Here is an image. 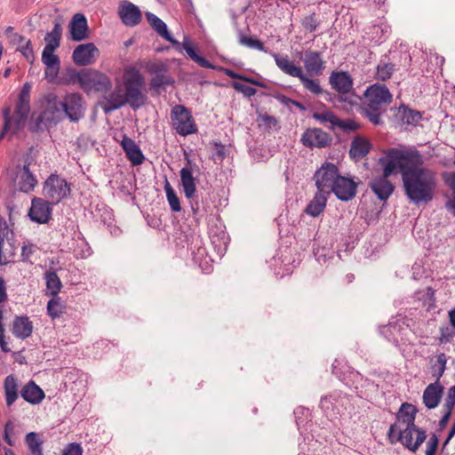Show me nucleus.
<instances>
[{"instance_id": "f257e3e1", "label": "nucleus", "mask_w": 455, "mask_h": 455, "mask_svg": "<svg viewBox=\"0 0 455 455\" xmlns=\"http://www.w3.org/2000/svg\"><path fill=\"white\" fill-rule=\"evenodd\" d=\"M318 193L314 199H326L334 194L338 199H353L356 195L360 181L341 176L338 167L332 163H325L314 176Z\"/></svg>"}, {"instance_id": "f03ea898", "label": "nucleus", "mask_w": 455, "mask_h": 455, "mask_svg": "<svg viewBox=\"0 0 455 455\" xmlns=\"http://www.w3.org/2000/svg\"><path fill=\"white\" fill-rule=\"evenodd\" d=\"M386 177L395 173L397 170L402 173L403 179L409 172H416L422 168L423 157L415 149L389 148L385 152V156L379 159Z\"/></svg>"}, {"instance_id": "7ed1b4c3", "label": "nucleus", "mask_w": 455, "mask_h": 455, "mask_svg": "<svg viewBox=\"0 0 455 455\" xmlns=\"http://www.w3.org/2000/svg\"><path fill=\"white\" fill-rule=\"evenodd\" d=\"M363 96V110L365 116L375 125L382 123L385 108L392 102L393 96L385 84H374L367 87Z\"/></svg>"}, {"instance_id": "20e7f679", "label": "nucleus", "mask_w": 455, "mask_h": 455, "mask_svg": "<svg viewBox=\"0 0 455 455\" xmlns=\"http://www.w3.org/2000/svg\"><path fill=\"white\" fill-rule=\"evenodd\" d=\"M403 181L409 199H432L435 178L430 170L420 168L416 172H409Z\"/></svg>"}, {"instance_id": "39448f33", "label": "nucleus", "mask_w": 455, "mask_h": 455, "mask_svg": "<svg viewBox=\"0 0 455 455\" xmlns=\"http://www.w3.org/2000/svg\"><path fill=\"white\" fill-rule=\"evenodd\" d=\"M123 84L125 99L132 109H138L147 103L145 78L139 68L134 66L126 67L124 69Z\"/></svg>"}, {"instance_id": "423d86ee", "label": "nucleus", "mask_w": 455, "mask_h": 455, "mask_svg": "<svg viewBox=\"0 0 455 455\" xmlns=\"http://www.w3.org/2000/svg\"><path fill=\"white\" fill-rule=\"evenodd\" d=\"M70 83H77L86 93L91 92H108L112 88L110 78L104 73L94 69L85 68L80 71L73 70L70 74Z\"/></svg>"}, {"instance_id": "0eeeda50", "label": "nucleus", "mask_w": 455, "mask_h": 455, "mask_svg": "<svg viewBox=\"0 0 455 455\" xmlns=\"http://www.w3.org/2000/svg\"><path fill=\"white\" fill-rule=\"evenodd\" d=\"M41 112L36 122V130L56 125L63 117L61 100L54 92L44 94L40 100Z\"/></svg>"}, {"instance_id": "6e6552de", "label": "nucleus", "mask_w": 455, "mask_h": 455, "mask_svg": "<svg viewBox=\"0 0 455 455\" xmlns=\"http://www.w3.org/2000/svg\"><path fill=\"white\" fill-rule=\"evenodd\" d=\"M387 435L391 443L400 442L404 447L413 452L419 448L427 438L425 430L416 426L402 428L396 423L389 427Z\"/></svg>"}, {"instance_id": "1a4fd4ad", "label": "nucleus", "mask_w": 455, "mask_h": 455, "mask_svg": "<svg viewBox=\"0 0 455 455\" xmlns=\"http://www.w3.org/2000/svg\"><path fill=\"white\" fill-rule=\"evenodd\" d=\"M171 120L172 128L181 136L190 135L197 132L191 112L183 105H176L172 108Z\"/></svg>"}, {"instance_id": "9d476101", "label": "nucleus", "mask_w": 455, "mask_h": 455, "mask_svg": "<svg viewBox=\"0 0 455 455\" xmlns=\"http://www.w3.org/2000/svg\"><path fill=\"white\" fill-rule=\"evenodd\" d=\"M331 88L340 95L337 98L339 102H347L349 105L355 103V95L347 96L353 88V78L347 71H333L329 77Z\"/></svg>"}, {"instance_id": "9b49d317", "label": "nucleus", "mask_w": 455, "mask_h": 455, "mask_svg": "<svg viewBox=\"0 0 455 455\" xmlns=\"http://www.w3.org/2000/svg\"><path fill=\"white\" fill-rule=\"evenodd\" d=\"M63 117L71 122H78L84 116L85 103L78 92L67 93L61 100Z\"/></svg>"}, {"instance_id": "f8f14e48", "label": "nucleus", "mask_w": 455, "mask_h": 455, "mask_svg": "<svg viewBox=\"0 0 455 455\" xmlns=\"http://www.w3.org/2000/svg\"><path fill=\"white\" fill-rule=\"evenodd\" d=\"M183 48H184L185 52H187V54L188 55V57L202 68L214 69V70L220 69L224 72L225 75L229 76L230 78L241 79V80L246 81V82L253 84H258V85L259 84L256 80H254L252 78H249V77L242 76V75H239L232 69L218 68L217 66L212 64L205 58L198 55L197 52H196L195 48L190 44V43L188 40H185L183 42Z\"/></svg>"}, {"instance_id": "ddd939ff", "label": "nucleus", "mask_w": 455, "mask_h": 455, "mask_svg": "<svg viewBox=\"0 0 455 455\" xmlns=\"http://www.w3.org/2000/svg\"><path fill=\"white\" fill-rule=\"evenodd\" d=\"M148 73L154 76L150 80V87L158 92L160 88L166 85H172L174 79L167 76V66L161 61H148L145 64Z\"/></svg>"}, {"instance_id": "4468645a", "label": "nucleus", "mask_w": 455, "mask_h": 455, "mask_svg": "<svg viewBox=\"0 0 455 455\" xmlns=\"http://www.w3.org/2000/svg\"><path fill=\"white\" fill-rule=\"evenodd\" d=\"M44 192L52 199H65L70 195V187L65 179L52 174L44 181Z\"/></svg>"}, {"instance_id": "2eb2a0df", "label": "nucleus", "mask_w": 455, "mask_h": 455, "mask_svg": "<svg viewBox=\"0 0 455 455\" xmlns=\"http://www.w3.org/2000/svg\"><path fill=\"white\" fill-rule=\"evenodd\" d=\"M30 162L25 161L23 166H18L15 172L14 186L25 193L32 191L37 184L36 176L29 170Z\"/></svg>"}, {"instance_id": "dca6fc26", "label": "nucleus", "mask_w": 455, "mask_h": 455, "mask_svg": "<svg viewBox=\"0 0 455 455\" xmlns=\"http://www.w3.org/2000/svg\"><path fill=\"white\" fill-rule=\"evenodd\" d=\"M99 56V49L93 43H87L77 45L73 53L72 59L78 66H87L94 63Z\"/></svg>"}, {"instance_id": "f3484780", "label": "nucleus", "mask_w": 455, "mask_h": 455, "mask_svg": "<svg viewBox=\"0 0 455 455\" xmlns=\"http://www.w3.org/2000/svg\"><path fill=\"white\" fill-rule=\"evenodd\" d=\"M188 250L191 251V256L195 263L198 264L204 270H208V268H210L211 265L209 263L210 261H212V259H209L208 252L206 248L204 246V243L200 235H191V243L188 246Z\"/></svg>"}, {"instance_id": "a211bd4d", "label": "nucleus", "mask_w": 455, "mask_h": 455, "mask_svg": "<svg viewBox=\"0 0 455 455\" xmlns=\"http://www.w3.org/2000/svg\"><path fill=\"white\" fill-rule=\"evenodd\" d=\"M305 147L324 148L328 146L331 140L329 134L319 128L307 129L304 132L300 139Z\"/></svg>"}, {"instance_id": "6ab92c4d", "label": "nucleus", "mask_w": 455, "mask_h": 455, "mask_svg": "<svg viewBox=\"0 0 455 455\" xmlns=\"http://www.w3.org/2000/svg\"><path fill=\"white\" fill-rule=\"evenodd\" d=\"M211 243L217 253L221 258L228 250L229 237L221 224L212 226L209 230Z\"/></svg>"}, {"instance_id": "aec40b11", "label": "nucleus", "mask_w": 455, "mask_h": 455, "mask_svg": "<svg viewBox=\"0 0 455 455\" xmlns=\"http://www.w3.org/2000/svg\"><path fill=\"white\" fill-rule=\"evenodd\" d=\"M444 387L440 381L427 386L422 395V403L428 410L435 409L443 396Z\"/></svg>"}, {"instance_id": "412c9836", "label": "nucleus", "mask_w": 455, "mask_h": 455, "mask_svg": "<svg viewBox=\"0 0 455 455\" xmlns=\"http://www.w3.org/2000/svg\"><path fill=\"white\" fill-rule=\"evenodd\" d=\"M52 212V204L49 201H31L28 216L32 221L44 224L51 220Z\"/></svg>"}, {"instance_id": "4be33fe9", "label": "nucleus", "mask_w": 455, "mask_h": 455, "mask_svg": "<svg viewBox=\"0 0 455 455\" xmlns=\"http://www.w3.org/2000/svg\"><path fill=\"white\" fill-rule=\"evenodd\" d=\"M118 14L122 22L127 27H134L138 25L142 19L140 9L129 1H124L120 4Z\"/></svg>"}, {"instance_id": "5701e85b", "label": "nucleus", "mask_w": 455, "mask_h": 455, "mask_svg": "<svg viewBox=\"0 0 455 455\" xmlns=\"http://www.w3.org/2000/svg\"><path fill=\"white\" fill-rule=\"evenodd\" d=\"M381 203L382 201H360L358 214L365 220L367 224H371L379 219L386 201Z\"/></svg>"}, {"instance_id": "b1692460", "label": "nucleus", "mask_w": 455, "mask_h": 455, "mask_svg": "<svg viewBox=\"0 0 455 455\" xmlns=\"http://www.w3.org/2000/svg\"><path fill=\"white\" fill-rule=\"evenodd\" d=\"M3 114L4 124L3 131L0 134V139H2L7 133L15 134L24 128L27 119L20 117L14 113L11 115L10 108H6Z\"/></svg>"}, {"instance_id": "393cba45", "label": "nucleus", "mask_w": 455, "mask_h": 455, "mask_svg": "<svg viewBox=\"0 0 455 455\" xmlns=\"http://www.w3.org/2000/svg\"><path fill=\"white\" fill-rule=\"evenodd\" d=\"M270 54L274 58L275 65L283 73L297 78H299L303 74L301 67L291 60L288 55L275 52H270Z\"/></svg>"}, {"instance_id": "a878e982", "label": "nucleus", "mask_w": 455, "mask_h": 455, "mask_svg": "<svg viewBox=\"0 0 455 455\" xmlns=\"http://www.w3.org/2000/svg\"><path fill=\"white\" fill-rule=\"evenodd\" d=\"M69 31L72 40L76 42L83 41L88 37L87 20L84 14L76 13L73 16L69 23Z\"/></svg>"}, {"instance_id": "bb28decb", "label": "nucleus", "mask_w": 455, "mask_h": 455, "mask_svg": "<svg viewBox=\"0 0 455 455\" xmlns=\"http://www.w3.org/2000/svg\"><path fill=\"white\" fill-rule=\"evenodd\" d=\"M5 403L8 408L13 405L20 395L19 380L13 374L8 375L3 384Z\"/></svg>"}, {"instance_id": "cd10ccee", "label": "nucleus", "mask_w": 455, "mask_h": 455, "mask_svg": "<svg viewBox=\"0 0 455 455\" xmlns=\"http://www.w3.org/2000/svg\"><path fill=\"white\" fill-rule=\"evenodd\" d=\"M121 146L125 152L126 157L132 165H140L144 162V155L139 146L127 135L123 136Z\"/></svg>"}, {"instance_id": "c85d7f7f", "label": "nucleus", "mask_w": 455, "mask_h": 455, "mask_svg": "<svg viewBox=\"0 0 455 455\" xmlns=\"http://www.w3.org/2000/svg\"><path fill=\"white\" fill-rule=\"evenodd\" d=\"M20 396L31 404H39L45 395L43 389L34 380H29L20 387Z\"/></svg>"}, {"instance_id": "c756f323", "label": "nucleus", "mask_w": 455, "mask_h": 455, "mask_svg": "<svg viewBox=\"0 0 455 455\" xmlns=\"http://www.w3.org/2000/svg\"><path fill=\"white\" fill-rule=\"evenodd\" d=\"M33 323L27 315H16L12 322V332L20 339H25L31 336L33 332Z\"/></svg>"}, {"instance_id": "7c9ffc66", "label": "nucleus", "mask_w": 455, "mask_h": 455, "mask_svg": "<svg viewBox=\"0 0 455 455\" xmlns=\"http://www.w3.org/2000/svg\"><path fill=\"white\" fill-rule=\"evenodd\" d=\"M30 91L31 85L28 83L23 84L20 92L18 97V100L15 106L14 114L28 119L30 113Z\"/></svg>"}, {"instance_id": "2f4dec72", "label": "nucleus", "mask_w": 455, "mask_h": 455, "mask_svg": "<svg viewBox=\"0 0 455 455\" xmlns=\"http://www.w3.org/2000/svg\"><path fill=\"white\" fill-rule=\"evenodd\" d=\"M371 148V142L361 136L355 137L350 145L349 156L355 162L364 158Z\"/></svg>"}, {"instance_id": "473e14b6", "label": "nucleus", "mask_w": 455, "mask_h": 455, "mask_svg": "<svg viewBox=\"0 0 455 455\" xmlns=\"http://www.w3.org/2000/svg\"><path fill=\"white\" fill-rule=\"evenodd\" d=\"M303 62L307 72L311 76L321 75L324 68L322 55L317 52H306Z\"/></svg>"}, {"instance_id": "72a5a7b5", "label": "nucleus", "mask_w": 455, "mask_h": 455, "mask_svg": "<svg viewBox=\"0 0 455 455\" xmlns=\"http://www.w3.org/2000/svg\"><path fill=\"white\" fill-rule=\"evenodd\" d=\"M89 210L94 219L104 224H110L113 220V211L105 201H92Z\"/></svg>"}, {"instance_id": "f704fd0d", "label": "nucleus", "mask_w": 455, "mask_h": 455, "mask_svg": "<svg viewBox=\"0 0 455 455\" xmlns=\"http://www.w3.org/2000/svg\"><path fill=\"white\" fill-rule=\"evenodd\" d=\"M418 412V410L416 406H414L411 403H402L397 414V425L402 424L404 426V427H413L415 425V418L416 414Z\"/></svg>"}, {"instance_id": "c9c22d12", "label": "nucleus", "mask_w": 455, "mask_h": 455, "mask_svg": "<svg viewBox=\"0 0 455 455\" xmlns=\"http://www.w3.org/2000/svg\"><path fill=\"white\" fill-rule=\"evenodd\" d=\"M371 187L379 199H387L394 190V186L384 173L383 177L373 180Z\"/></svg>"}, {"instance_id": "e433bc0d", "label": "nucleus", "mask_w": 455, "mask_h": 455, "mask_svg": "<svg viewBox=\"0 0 455 455\" xmlns=\"http://www.w3.org/2000/svg\"><path fill=\"white\" fill-rule=\"evenodd\" d=\"M146 17L150 26L160 36L173 44H179V43L169 33L166 24L160 18L151 12H147Z\"/></svg>"}, {"instance_id": "4c0bfd02", "label": "nucleus", "mask_w": 455, "mask_h": 455, "mask_svg": "<svg viewBox=\"0 0 455 455\" xmlns=\"http://www.w3.org/2000/svg\"><path fill=\"white\" fill-rule=\"evenodd\" d=\"M104 100L106 103L102 108L105 113L112 112L128 104L124 93L120 91L111 92L104 97Z\"/></svg>"}, {"instance_id": "58836bf2", "label": "nucleus", "mask_w": 455, "mask_h": 455, "mask_svg": "<svg viewBox=\"0 0 455 455\" xmlns=\"http://www.w3.org/2000/svg\"><path fill=\"white\" fill-rule=\"evenodd\" d=\"M16 247L14 239H7L0 242V265H7L14 260Z\"/></svg>"}, {"instance_id": "ea45409f", "label": "nucleus", "mask_w": 455, "mask_h": 455, "mask_svg": "<svg viewBox=\"0 0 455 455\" xmlns=\"http://www.w3.org/2000/svg\"><path fill=\"white\" fill-rule=\"evenodd\" d=\"M25 443L28 446V455H44V440L36 432H29L25 436Z\"/></svg>"}, {"instance_id": "a19ab883", "label": "nucleus", "mask_w": 455, "mask_h": 455, "mask_svg": "<svg viewBox=\"0 0 455 455\" xmlns=\"http://www.w3.org/2000/svg\"><path fill=\"white\" fill-rule=\"evenodd\" d=\"M180 180L185 196L191 198L196 191V183L192 172L188 167H184L180 170Z\"/></svg>"}, {"instance_id": "79ce46f5", "label": "nucleus", "mask_w": 455, "mask_h": 455, "mask_svg": "<svg viewBox=\"0 0 455 455\" xmlns=\"http://www.w3.org/2000/svg\"><path fill=\"white\" fill-rule=\"evenodd\" d=\"M61 36V25L59 22H56L52 31L46 33L44 36L45 46L44 49L55 51L60 46Z\"/></svg>"}, {"instance_id": "37998d69", "label": "nucleus", "mask_w": 455, "mask_h": 455, "mask_svg": "<svg viewBox=\"0 0 455 455\" xmlns=\"http://www.w3.org/2000/svg\"><path fill=\"white\" fill-rule=\"evenodd\" d=\"M44 280L46 283V294L53 297L57 296L62 287L58 275L54 271H46L44 273Z\"/></svg>"}, {"instance_id": "c03bdc74", "label": "nucleus", "mask_w": 455, "mask_h": 455, "mask_svg": "<svg viewBox=\"0 0 455 455\" xmlns=\"http://www.w3.org/2000/svg\"><path fill=\"white\" fill-rule=\"evenodd\" d=\"M447 363V356L444 353H440L435 356V362L431 364L432 376L435 379V381H440L443 377Z\"/></svg>"}, {"instance_id": "a18cd8bd", "label": "nucleus", "mask_w": 455, "mask_h": 455, "mask_svg": "<svg viewBox=\"0 0 455 455\" xmlns=\"http://www.w3.org/2000/svg\"><path fill=\"white\" fill-rule=\"evenodd\" d=\"M403 326L398 323H390L380 328V332L385 338L391 342L398 343V333L402 331Z\"/></svg>"}, {"instance_id": "49530a36", "label": "nucleus", "mask_w": 455, "mask_h": 455, "mask_svg": "<svg viewBox=\"0 0 455 455\" xmlns=\"http://www.w3.org/2000/svg\"><path fill=\"white\" fill-rule=\"evenodd\" d=\"M65 306L57 296H54L48 301L47 313L52 319L60 317L65 313Z\"/></svg>"}, {"instance_id": "de8ad7c7", "label": "nucleus", "mask_w": 455, "mask_h": 455, "mask_svg": "<svg viewBox=\"0 0 455 455\" xmlns=\"http://www.w3.org/2000/svg\"><path fill=\"white\" fill-rule=\"evenodd\" d=\"M422 118L421 113L409 108H403L401 110V120L403 124L416 125Z\"/></svg>"}, {"instance_id": "09e8293b", "label": "nucleus", "mask_w": 455, "mask_h": 455, "mask_svg": "<svg viewBox=\"0 0 455 455\" xmlns=\"http://www.w3.org/2000/svg\"><path fill=\"white\" fill-rule=\"evenodd\" d=\"M394 71V64L381 60L376 68V77L379 80L386 81L392 76Z\"/></svg>"}, {"instance_id": "8fccbe9b", "label": "nucleus", "mask_w": 455, "mask_h": 455, "mask_svg": "<svg viewBox=\"0 0 455 455\" xmlns=\"http://www.w3.org/2000/svg\"><path fill=\"white\" fill-rule=\"evenodd\" d=\"M238 42L240 44L244 45L249 48L257 49L260 52H267V50L264 47V44L258 39H254L252 37H248L239 31L238 33Z\"/></svg>"}, {"instance_id": "3c124183", "label": "nucleus", "mask_w": 455, "mask_h": 455, "mask_svg": "<svg viewBox=\"0 0 455 455\" xmlns=\"http://www.w3.org/2000/svg\"><path fill=\"white\" fill-rule=\"evenodd\" d=\"M299 79L303 86L310 92L315 95H319L323 92L322 87L317 80L308 78L304 73Z\"/></svg>"}, {"instance_id": "603ef678", "label": "nucleus", "mask_w": 455, "mask_h": 455, "mask_svg": "<svg viewBox=\"0 0 455 455\" xmlns=\"http://www.w3.org/2000/svg\"><path fill=\"white\" fill-rule=\"evenodd\" d=\"M312 117L321 124H331L332 126H335V124L338 121V116L333 112L329 110H324L323 112H314Z\"/></svg>"}, {"instance_id": "864d4df0", "label": "nucleus", "mask_w": 455, "mask_h": 455, "mask_svg": "<svg viewBox=\"0 0 455 455\" xmlns=\"http://www.w3.org/2000/svg\"><path fill=\"white\" fill-rule=\"evenodd\" d=\"M326 201H310L305 209V212L312 217L319 216L326 207Z\"/></svg>"}, {"instance_id": "5fc2aeb1", "label": "nucleus", "mask_w": 455, "mask_h": 455, "mask_svg": "<svg viewBox=\"0 0 455 455\" xmlns=\"http://www.w3.org/2000/svg\"><path fill=\"white\" fill-rule=\"evenodd\" d=\"M440 336L438 338L440 344H445L451 341L455 337V327L451 326H442L439 329Z\"/></svg>"}, {"instance_id": "6e6d98bb", "label": "nucleus", "mask_w": 455, "mask_h": 455, "mask_svg": "<svg viewBox=\"0 0 455 455\" xmlns=\"http://www.w3.org/2000/svg\"><path fill=\"white\" fill-rule=\"evenodd\" d=\"M53 50L44 49L42 52V62L44 66H52L60 64V58L54 54Z\"/></svg>"}, {"instance_id": "4d7b16f0", "label": "nucleus", "mask_w": 455, "mask_h": 455, "mask_svg": "<svg viewBox=\"0 0 455 455\" xmlns=\"http://www.w3.org/2000/svg\"><path fill=\"white\" fill-rule=\"evenodd\" d=\"M303 28L309 32H314L319 26V22L315 17V13H311L307 16H305L301 20Z\"/></svg>"}, {"instance_id": "13d9d810", "label": "nucleus", "mask_w": 455, "mask_h": 455, "mask_svg": "<svg viewBox=\"0 0 455 455\" xmlns=\"http://www.w3.org/2000/svg\"><path fill=\"white\" fill-rule=\"evenodd\" d=\"M335 126L340 128L344 132H353L356 131L359 128V124L353 119H345L340 120L338 117V121L335 124Z\"/></svg>"}, {"instance_id": "bf43d9fd", "label": "nucleus", "mask_w": 455, "mask_h": 455, "mask_svg": "<svg viewBox=\"0 0 455 455\" xmlns=\"http://www.w3.org/2000/svg\"><path fill=\"white\" fill-rule=\"evenodd\" d=\"M13 238L12 230L9 228L4 218L0 216V242Z\"/></svg>"}, {"instance_id": "052dcab7", "label": "nucleus", "mask_w": 455, "mask_h": 455, "mask_svg": "<svg viewBox=\"0 0 455 455\" xmlns=\"http://www.w3.org/2000/svg\"><path fill=\"white\" fill-rule=\"evenodd\" d=\"M36 251V245L30 242L24 243L21 247V261L28 262L31 255Z\"/></svg>"}, {"instance_id": "680f3d73", "label": "nucleus", "mask_w": 455, "mask_h": 455, "mask_svg": "<svg viewBox=\"0 0 455 455\" xmlns=\"http://www.w3.org/2000/svg\"><path fill=\"white\" fill-rule=\"evenodd\" d=\"M232 86L235 91L242 92L245 97H251L257 92L255 88L238 82L232 83Z\"/></svg>"}, {"instance_id": "e2e57ef3", "label": "nucleus", "mask_w": 455, "mask_h": 455, "mask_svg": "<svg viewBox=\"0 0 455 455\" xmlns=\"http://www.w3.org/2000/svg\"><path fill=\"white\" fill-rule=\"evenodd\" d=\"M60 68V64L52 65V66H45V69H44L45 79L50 83H53L58 76Z\"/></svg>"}, {"instance_id": "0e129e2a", "label": "nucleus", "mask_w": 455, "mask_h": 455, "mask_svg": "<svg viewBox=\"0 0 455 455\" xmlns=\"http://www.w3.org/2000/svg\"><path fill=\"white\" fill-rule=\"evenodd\" d=\"M18 51L28 60H32L34 59V51L31 46V41L27 40L22 45L18 47Z\"/></svg>"}, {"instance_id": "69168bd1", "label": "nucleus", "mask_w": 455, "mask_h": 455, "mask_svg": "<svg viewBox=\"0 0 455 455\" xmlns=\"http://www.w3.org/2000/svg\"><path fill=\"white\" fill-rule=\"evenodd\" d=\"M439 439L435 434L431 435L427 443L426 455H435L438 447Z\"/></svg>"}, {"instance_id": "338daca9", "label": "nucleus", "mask_w": 455, "mask_h": 455, "mask_svg": "<svg viewBox=\"0 0 455 455\" xmlns=\"http://www.w3.org/2000/svg\"><path fill=\"white\" fill-rule=\"evenodd\" d=\"M454 406H455V385L451 387L448 389L443 407L453 411Z\"/></svg>"}, {"instance_id": "774afa93", "label": "nucleus", "mask_w": 455, "mask_h": 455, "mask_svg": "<svg viewBox=\"0 0 455 455\" xmlns=\"http://www.w3.org/2000/svg\"><path fill=\"white\" fill-rule=\"evenodd\" d=\"M82 448L78 443H72L65 449L63 455H82Z\"/></svg>"}]
</instances>
